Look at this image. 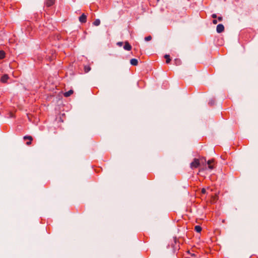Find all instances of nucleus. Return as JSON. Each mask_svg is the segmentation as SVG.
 Listing matches in <instances>:
<instances>
[{"label":"nucleus","instance_id":"20","mask_svg":"<svg viewBox=\"0 0 258 258\" xmlns=\"http://www.w3.org/2000/svg\"><path fill=\"white\" fill-rule=\"evenodd\" d=\"M206 193V189L205 188H203L201 189V194H205Z\"/></svg>","mask_w":258,"mask_h":258},{"label":"nucleus","instance_id":"22","mask_svg":"<svg viewBox=\"0 0 258 258\" xmlns=\"http://www.w3.org/2000/svg\"><path fill=\"white\" fill-rule=\"evenodd\" d=\"M123 42H118L117 43V45L119 46H121L123 45Z\"/></svg>","mask_w":258,"mask_h":258},{"label":"nucleus","instance_id":"3","mask_svg":"<svg viewBox=\"0 0 258 258\" xmlns=\"http://www.w3.org/2000/svg\"><path fill=\"white\" fill-rule=\"evenodd\" d=\"M9 79V77L8 75L5 74L1 77V78L0 79V81L3 83H7Z\"/></svg>","mask_w":258,"mask_h":258},{"label":"nucleus","instance_id":"8","mask_svg":"<svg viewBox=\"0 0 258 258\" xmlns=\"http://www.w3.org/2000/svg\"><path fill=\"white\" fill-rule=\"evenodd\" d=\"M123 48L127 51H130L132 50V47L130 43L126 41L124 42Z\"/></svg>","mask_w":258,"mask_h":258},{"label":"nucleus","instance_id":"27","mask_svg":"<svg viewBox=\"0 0 258 258\" xmlns=\"http://www.w3.org/2000/svg\"><path fill=\"white\" fill-rule=\"evenodd\" d=\"M160 0H157V2L158 3Z\"/></svg>","mask_w":258,"mask_h":258},{"label":"nucleus","instance_id":"10","mask_svg":"<svg viewBox=\"0 0 258 258\" xmlns=\"http://www.w3.org/2000/svg\"><path fill=\"white\" fill-rule=\"evenodd\" d=\"M214 162H215V160L214 159H211V160H209L207 163H208V167L209 168L211 169H213L214 168Z\"/></svg>","mask_w":258,"mask_h":258},{"label":"nucleus","instance_id":"12","mask_svg":"<svg viewBox=\"0 0 258 258\" xmlns=\"http://www.w3.org/2000/svg\"><path fill=\"white\" fill-rule=\"evenodd\" d=\"M73 92L74 91L72 90H70L69 91L65 92L63 95L64 97H68L73 94Z\"/></svg>","mask_w":258,"mask_h":258},{"label":"nucleus","instance_id":"16","mask_svg":"<svg viewBox=\"0 0 258 258\" xmlns=\"http://www.w3.org/2000/svg\"><path fill=\"white\" fill-rule=\"evenodd\" d=\"M195 230L198 232H201L202 230V228L201 226L199 225H197L195 227Z\"/></svg>","mask_w":258,"mask_h":258},{"label":"nucleus","instance_id":"25","mask_svg":"<svg viewBox=\"0 0 258 258\" xmlns=\"http://www.w3.org/2000/svg\"><path fill=\"white\" fill-rule=\"evenodd\" d=\"M217 23H218V22H217V20H216V19H214V20H213V23L214 24H217Z\"/></svg>","mask_w":258,"mask_h":258},{"label":"nucleus","instance_id":"9","mask_svg":"<svg viewBox=\"0 0 258 258\" xmlns=\"http://www.w3.org/2000/svg\"><path fill=\"white\" fill-rule=\"evenodd\" d=\"M55 2V0H46L45 4L47 7H50L53 6Z\"/></svg>","mask_w":258,"mask_h":258},{"label":"nucleus","instance_id":"19","mask_svg":"<svg viewBox=\"0 0 258 258\" xmlns=\"http://www.w3.org/2000/svg\"><path fill=\"white\" fill-rule=\"evenodd\" d=\"M152 39V36L149 35V36H148L147 37H146L145 38V40L146 41H149L150 40H151Z\"/></svg>","mask_w":258,"mask_h":258},{"label":"nucleus","instance_id":"15","mask_svg":"<svg viewBox=\"0 0 258 258\" xmlns=\"http://www.w3.org/2000/svg\"><path fill=\"white\" fill-rule=\"evenodd\" d=\"M174 63L176 66H179L181 64V61L179 58H175L174 60Z\"/></svg>","mask_w":258,"mask_h":258},{"label":"nucleus","instance_id":"5","mask_svg":"<svg viewBox=\"0 0 258 258\" xmlns=\"http://www.w3.org/2000/svg\"><path fill=\"white\" fill-rule=\"evenodd\" d=\"M224 30V27L223 24H220L217 26L216 31L218 33H222Z\"/></svg>","mask_w":258,"mask_h":258},{"label":"nucleus","instance_id":"14","mask_svg":"<svg viewBox=\"0 0 258 258\" xmlns=\"http://www.w3.org/2000/svg\"><path fill=\"white\" fill-rule=\"evenodd\" d=\"M164 58L166 59V63H169L171 61V59L170 55L169 54H165L164 55Z\"/></svg>","mask_w":258,"mask_h":258},{"label":"nucleus","instance_id":"2","mask_svg":"<svg viewBox=\"0 0 258 258\" xmlns=\"http://www.w3.org/2000/svg\"><path fill=\"white\" fill-rule=\"evenodd\" d=\"M200 164V160L198 159H194V161L190 163V166L192 168H197Z\"/></svg>","mask_w":258,"mask_h":258},{"label":"nucleus","instance_id":"23","mask_svg":"<svg viewBox=\"0 0 258 258\" xmlns=\"http://www.w3.org/2000/svg\"><path fill=\"white\" fill-rule=\"evenodd\" d=\"M212 17L213 18H214V19H216V18H217V15H216V14H212Z\"/></svg>","mask_w":258,"mask_h":258},{"label":"nucleus","instance_id":"18","mask_svg":"<svg viewBox=\"0 0 258 258\" xmlns=\"http://www.w3.org/2000/svg\"><path fill=\"white\" fill-rule=\"evenodd\" d=\"M100 24V21L99 20V19H96L94 22H93V24L95 25V26H98Z\"/></svg>","mask_w":258,"mask_h":258},{"label":"nucleus","instance_id":"24","mask_svg":"<svg viewBox=\"0 0 258 258\" xmlns=\"http://www.w3.org/2000/svg\"><path fill=\"white\" fill-rule=\"evenodd\" d=\"M217 19L219 21H222L223 20V18L221 16H219V17H217Z\"/></svg>","mask_w":258,"mask_h":258},{"label":"nucleus","instance_id":"17","mask_svg":"<svg viewBox=\"0 0 258 258\" xmlns=\"http://www.w3.org/2000/svg\"><path fill=\"white\" fill-rule=\"evenodd\" d=\"M84 72L85 73H88L91 70V68L89 66H85L84 68Z\"/></svg>","mask_w":258,"mask_h":258},{"label":"nucleus","instance_id":"7","mask_svg":"<svg viewBox=\"0 0 258 258\" xmlns=\"http://www.w3.org/2000/svg\"><path fill=\"white\" fill-rule=\"evenodd\" d=\"M79 21L82 23H85L87 22V16L83 13L79 17Z\"/></svg>","mask_w":258,"mask_h":258},{"label":"nucleus","instance_id":"11","mask_svg":"<svg viewBox=\"0 0 258 258\" xmlns=\"http://www.w3.org/2000/svg\"><path fill=\"white\" fill-rule=\"evenodd\" d=\"M130 62L134 66H136L138 64V60L137 59H135V58L131 59V60H130Z\"/></svg>","mask_w":258,"mask_h":258},{"label":"nucleus","instance_id":"21","mask_svg":"<svg viewBox=\"0 0 258 258\" xmlns=\"http://www.w3.org/2000/svg\"><path fill=\"white\" fill-rule=\"evenodd\" d=\"M187 253H188L191 256H196V255L194 253H190L189 250H188L187 251Z\"/></svg>","mask_w":258,"mask_h":258},{"label":"nucleus","instance_id":"13","mask_svg":"<svg viewBox=\"0 0 258 258\" xmlns=\"http://www.w3.org/2000/svg\"><path fill=\"white\" fill-rule=\"evenodd\" d=\"M6 57V53L4 50H0V59H3Z\"/></svg>","mask_w":258,"mask_h":258},{"label":"nucleus","instance_id":"26","mask_svg":"<svg viewBox=\"0 0 258 258\" xmlns=\"http://www.w3.org/2000/svg\"><path fill=\"white\" fill-rule=\"evenodd\" d=\"M177 241V238L176 237H175L174 238V243H175V244L176 243Z\"/></svg>","mask_w":258,"mask_h":258},{"label":"nucleus","instance_id":"1","mask_svg":"<svg viewBox=\"0 0 258 258\" xmlns=\"http://www.w3.org/2000/svg\"><path fill=\"white\" fill-rule=\"evenodd\" d=\"M240 37L245 42L251 40L252 37V33L248 30H243L241 31L240 34Z\"/></svg>","mask_w":258,"mask_h":258},{"label":"nucleus","instance_id":"6","mask_svg":"<svg viewBox=\"0 0 258 258\" xmlns=\"http://www.w3.org/2000/svg\"><path fill=\"white\" fill-rule=\"evenodd\" d=\"M218 200V196L217 194H215L211 197L210 203L211 204L215 203Z\"/></svg>","mask_w":258,"mask_h":258},{"label":"nucleus","instance_id":"4","mask_svg":"<svg viewBox=\"0 0 258 258\" xmlns=\"http://www.w3.org/2000/svg\"><path fill=\"white\" fill-rule=\"evenodd\" d=\"M24 140H28V141L26 142V144L27 145H30L32 144V141L33 140V138L30 136H26L23 138Z\"/></svg>","mask_w":258,"mask_h":258}]
</instances>
